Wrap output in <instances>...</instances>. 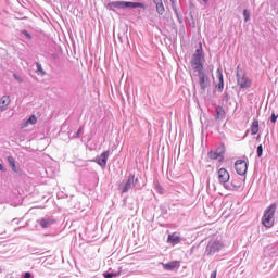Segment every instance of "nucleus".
Wrapping results in <instances>:
<instances>
[{"instance_id":"1","label":"nucleus","mask_w":278,"mask_h":278,"mask_svg":"<svg viewBox=\"0 0 278 278\" xmlns=\"http://www.w3.org/2000/svg\"><path fill=\"white\" fill-rule=\"evenodd\" d=\"M199 47L191 58V66L195 73L204 71L203 62H205V55L203 54V43L200 42Z\"/></svg>"},{"instance_id":"2","label":"nucleus","mask_w":278,"mask_h":278,"mask_svg":"<svg viewBox=\"0 0 278 278\" xmlns=\"http://www.w3.org/2000/svg\"><path fill=\"white\" fill-rule=\"evenodd\" d=\"M275 212H277V204H270L264 212L262 225L267 229L275 225Z\"/></svg>"},{"instance_id":"3","label":"nucleus","mask_w":278,"mask_h":278,"mask_svg":"<svg viewBox=\"0 0 278 278\" xmlns=\"http://www.w3.org/2000/svg\"><path fill=\"white\" fill-rule=\"evenodd\" d=\"M236 76H237V84L240 88L247 89V88H251V86L253 85V81L247 77V73H244L242 68H240V66L237 67Z\"/></svg>"},{"instance_id":"4","label":"nucleus","mask_w":278,"mask_h":278,"mask_svg":"<svg viewBox=\"0 0 278 278\" xmlns=\"http://www.w3.org/2000/svg\"><path fill=\"white\" fill-rule=\"evenodd\" d=\"M110 8H119V9H125V8H141L144 10V3L142 2H127V1H113L109 3Z\"/></svg>"},{"instance_id":"5","label":"nucleus","mask_w":278,"mask_h":278,"mask_svg":"<svg viewBox=\"0 0 278 278\" xmlns=\"http://www.w3.org/2000/svg\"><path fill=\"white\" fill-rule=\"evenodd\" d=\"M198 78H199V85L202 92H205V90L210 88V84H211L210 76L205 74V70H202V71H198Z\"/></svg>"},{"instance_id":"6","label":"nucleus","mask_w":278,"mask_h":278,"mask_svg":"<svg viewBox=\"0 0 278 278\" xmlns=\"http://www.w3.org/2000/svg\"><path fill=\"white\" fill-rule=\"evenodd\" d=\"M136 184H138V178H136V175L130 174L128 176V179L122 184L119 189L122 190L123 193L129 192V190H131V188H134V186H136Z\"/></svg>"},{"instance_id":"7","label":"nucleus","mask_w":278,"mask_h":278,"mask_svg":"<svg viewBox=\"0 0 278 278\" xmlns=\"http://www.w3.org/2000/svg\"><path fill=\"white\" fill-rule=\"evenodd\" d=\"M220 249H223V242H220V240L212 239L208 242V245H207L208 255L218 253V251H220Z\"/></svg>"},{"instance_id":"8","label":"nucleus","mask_w":278,"mask_h":278,"mask_svg":"<svg viewBox=\"0 0 278 278\" xmlns=\"http://www.w3.org/2000/svg\"><path fill=\"white\" fill-rule=\"evenodd\" d=\"M235 169L238 175H247V170H249V165L247 164V161L244 160H238L235 163Z\"/></svg>"},{"instance_id":"9","label":"nucleus","mask_w":278,"mask_h":278,"mask_svg":"<svg viewBox=\"0 0 278 278\" xmlns=\"http://www.w3.org/2000/svg\"><path fill=\"white\" fill-rule=\"evenodd\" d=\"M218 175V181L219 184H224V187H225V184H227L229 181V172H227V169L225 168H220L217 173Z\"/></svg>"},{"instance_id":"10","label":"nucleus","mask_w":278,"mask_h":278,"mask_svg":"<svg viewBox=\"0 0 278 278\" xmlns=\"http://www.w3.org/2000/svg\"><path fill=\"white\" fill-rule=\"evenodd\" d=\"M216 73H217V79H218L216 88H218L219 92H223L225 88V80L223 79V70L218 68Z\"/></svg>"},{"instance_id":"11","label":"nucleus","mask_w":278,"mask_h":278,"mask_svg":"<svg viewBox=\"0 0 278 278\" xmlns=\"http://www.w3.org/2000/svg\"><path fill=\"white\" fill-rule=\"evenodd\" d=\"M12 103V100L10 99V96H3L0 99V112H5L8 110V106Z\"/></svg>"},{"instance_id":"12","label":"nucleus","mask_w":278,"mask_h":278,"mask_svg":"<svg viewBox=\"0 0 278 278\" xmlns=\"http://www.w3.org/2000/svg\"><path fill=\"white\" fill-rule=\"evenodd\" d=\"M108 157H110V150L104 151L100 157L98 159L99 166L105 167L108 166Z\"/></svg>"},{"instance_id":"13","label":"nucleus","mask_w":278,"mask_h":278,"mask_svg":"<svg viewBox=\"0 0 278 278\" xmlns=\"http://www.w3.org/2000/svg\"><path fill=\"white\" fill-rule=\"evenodd\" d=\"M242 186V179L237 178L231 181V185H225L224 188L226 190H237V188H240Z\"/></svg>"},{"instance_id":"14","label":"nucleus","mask_w":278,"mask_h":278,"mask_svg":"<svg viewBox=\"0 0 278 278\" xmlns=\"http://www.w3.org/2000/svg\"><path fill=\"white\" fill-rule=\"evenodd\" d=\"M210 160H219V162H223V152L215 150L208 152Z\"/></svg>"},{"instance_id":"15","label":"nucleus","mask_w":278,"mask_h":278,"mask_svg":"<svg viewBox=\"0 0 278 278\" xmlns=\"http://www.w3.org/2000/svg\"><path fill=\"white\" fill-rule=\"evenodd\" d=\"M163 268L165 270H175V268H179V261H172L169 263L163 264Z\"/></svg>"},{"instance_id":"16","label":"nucleus","mask_w":278,"mask_h":278,"mask_svg":"<svg viewBox=\"0 0 278 278\" xmlns=\"http://www.w3.org/2000/svg\"><path fill=\"white\" fill-rule=\"evenodd\" d=\"M167 242H169V244H174V245L179 244L181 242V238L174 232L168 236Z\"/></svg>"},{"instance_id":"17","label":"nucleus","mask_w":278,"mask_h":278,"mask_svg":"<svg viewBox=\"0 0 278 278\" xmlns=\"http://www.w3.org/2000/svg\"><path fill=\"white\" fill-rule=\"evenodd\" d=\"M215 118L217 121H223V118H225V109H223V106H217L216 108Z\"/></svg>"},{"instance_id":"18","label":"nucleus","mask_w":278,"mask_h":278,"mask_svg":"<svg viewBox=\"0 0 278 278\" xmlns=\"http://www.w3.org/2000/svg\"><path fill=\"white\" fill-rule=\"evenodd\" d=\"M260 131V121L254 119L251 125V134L252 136H255Z\"/></svg>"},{"instance_id":"19","label":"nucleus","mask_w":278,"mask_h":278,"mask_svg":"<svg viewBox=\"0 0 278 278\" xmlns=\"http://www.w3.org/2000/svg\"><path fill=\"white\" fill-rule=\"evenodd\" d=\"M53 220L47 219V218H41L39 220V225L43 228L47 229V227H50L52 225Z\"/></svg>"},{"instance_id":"20","label":"nucleus","mask_w":278,"mask_h":278,"mask_svg":"<svg viewBox=\"0 0 278 278\" xmlns=\"http://www.w3.org/2000/svg\"><path fill=\"white\" fill-rule=\"evenodd\" d=\"M9 166H11L14 173H18V168H16V161L12 156H8Z\"/></svg>"},{"instance_id":"21","label":"nucleus","mask_w":278,"mask_h":278,"mask_svg":"<svg viewBox=\"0 0 278 278\" xmlns=\"http://www.w3.org/2000/svg\"><path fill=\"white\" fill-rule=\"evenodd\" d=\"M36 66H37V70H36L37 75L45 76L47 74L40 63H36Z\"/></svg>"},{"instance_id":"22","label":"nucleus","mask_w":278,"mask_h":278,"mask_svg":"<svg viewBox=\"0 0 278 278\" xmlns=\"http://www.w3.org/2000/svg\"><path fill=\"white\" fill-rule=\"evenodd\" d=\"M156 12L157 14H164V12H166V9L164 8V3L161 2L160 4H156Z\"/></svg>"},{"instance_id":"23","label":"nucleus","mask_w":278,"mask_h":278,"mask_svg":"<svg viewBox=\"0 0 278 278\" xmlns=\"http://www.w3.org/2000/svg\"><path fill=\"white\" fill-rule=\"evenodd\" d=\"M36 123H38V117H36V115H31L26 122L27 125H36Z\"/></svg>"},{"instance_id":"24","label":"nucleus","mask_w":278,"mask_h":278,"mask_svg":"<svg viewBox=\"0 0 278 278\" xmlns=\"http://www.w3.org/2000/svg\"><path fill=\"white\" fill-rule=\"evenodd\" d=\"M118 275H121V273H104L103 277L112 278V277H118Z\"/></svg>"},{"instance_id":"25","label":"nucleus","mask_w":278,"mask_h":278,"mask_svg":"<svg viewBox=\"0 0 278 278\" xmlns=\"http://www.w3.org/2000/svg\"><path fill=\"white\" fill-rule=\"evenodd\" d=\"M243 16H244V21L245 23L249 21V18H251V13L249 12V10H243Z\"/></svg>"},{"instance_id":"26","label":"nucleus","mask_w":278,"mask_h":278,"mask_svg":"<svg viewBox=\"0 0 278 278\" xmlns=\"http://www.w3.org/2000/svg\"><path fill=\"white\" fill-rule=\"evenodd\" d=\"M262 153H264V148L262 147V144H260V146L257 147V156H258V157H262Z\"/></svg>"},{"instance_id":"27","label":"nucleus","mask_w":278,"mask_h":278,"mask_svg":"<svg viewBox=\"0 0 278 278\" xmlns=\"http://www.w3.org/2000/svg\"><path fill=\"white\" fill-rule=\"evenodd\" d=\"M278 115L271 114V123H277Z\"/></svg>"},{"instance_id":"28","label":"nucleus","mask_w":278,"mask_h":278,"mask_svg":"<svg viewBox=\"0 0 278 278\" xmlns=\"http://www.w3.org/2000/svg\"><path fill=\"white\" fill-rule=\"evenodd\" d=\"M13 77L20 81V83H23V78H21V76L16 75V74H13Z\"/></svg>"},{"instance_id":"29","label":"nucleus","mask_w":278,"mask_h":278,"mask_svg":"<svg viewBox=\"0 0 278 278\" xmlns=\"http://www.w3.org/2000/svg\"><path fill=\"white\" fill-rule=\"evenodd\" d=\"M170 1H172V8L174 12H177V5H175V0H170Z\"/></svg>"},{"instance_id":"30","label":"nucleus","mask_w":278,"mask_h":278,"mask_svg":"<svg viewBox=\"0 0 278 278\" xmlns=\"http://www.w3.org/2000/svg\"><path fill=\"white\" fill-rule=\"evenodd\" d=\"M83 132H84V128L80 127V128L77 130V132H76L77 138H79V135L83 134Z\"/></svg>"},{"instance_id":"31","label":"nucleus","mask_w":278,"mask_h":278,"mask_svg":"<svg viewBox=\"0 0 278 278\" xmlns=\"http://www.w3.org/2000/svg\"><path fill=\"white\" fill-rule=\"evenodd\" d=\"M24 278H31V273L29 271L25 273Z\"/></svg>"},{"instance_id":"32","label":"nucleus","mask_w":278,"mask_h":278,"mask_svg":"<svg viewBox=\"0 0 278 278\" xmlns=\"http://www.w3.org/2000/svg\"><path fill=\"white\" fill-rule=\"evenodd\" d=\"M216 275H217V271L214 270V271L211 274L210 278H216Z\"/></svg>"},{"instance_id":"33","label":"nucleus","mask_w":278,"mask_h":278,"mask_svg":"<svg viewBox=\"0 0 278 278\" xmlns=\"http://www.w3.org/2000/svg\"><path fill=\"white\" fill-rule=\"evenodd\" d=\"M153 3H155V5H160V3H163L162 0H153Z\"/></svg>"},{"instance_id":"34","label":"nucleus","mask_w":278,"mask_h":278,"mask_svg":"<svg viewBox=\"0 0 278 278\" xmlns=\"http://www.w3.org/2000/svg\"><path fill=\"white\" fill-rule=\"evenodd\" d=\"M0 170L3 173L5 170V168L3 167V165L0 163Z\"/></svg>"},{"instance_id":"35","label":"nucleus","mask_w":278,"mask_h":278,"mask_svg":"<svg viewBox=\"0 0 278 278\" xmlns=\"http://www.w3.org/2000/svg\"><path fill=\"white\" fill-rule=\"evenodd\" d=\"M204 1V3H207V0H203Z\"/></svg>"}]
</instances>
